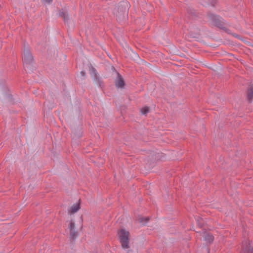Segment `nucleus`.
Here are the masks:
<instances>
[{"label":"nucleus","instance_id":"nucleus-1","mask_svg":"<svg viewBox=\"0 0 253 253\" xmlns=\"http://www.w3.org/2000/svg\"><path fill=\"white\" fill-rule=\"evenodd\" d=\"M118 236L122 247L124 249H128L129 248V233L125 229H122L118 231Z\"/></svg>","mask_w":253,"mask_h":253},{"label":"nucleus","instance_id":"nucleus-2","mask_svg":"<svg viewBox=\"0 0 253 253\" xmlns=\"http://www.w3.org/2000/svg\"><path fill=\"white\" fill-rule=\"evenodd\" d=\"M22 58L25 65L30 64L32 62L33 57L29 48L24 49Z\"/></svg>","mask_w":253,"mask_h":253},{"label":"nucleus","instance_id":"nucleus-3","mask_svg":"<svg viewBox=\"0 0 253 253\" xmlns=\"http://www.w3.org/2000/svg\"><path fill=\"white\" fill-rule=\"evenodd\" d=\"M68 227L70 229V236L75 238L77 236V232L75 230V223L74 221L71 220L69 221Z\"/></svg>","mask_w":253,"mask_h":253},{"label":"nucleus","instance_id":"nucleus-4","mask_svg":"<svg viewBox=\"0 0 253 253\" xmlns=\"http://www.w3.org/2000/svg\"><path fill=\"white\" fill-rule=\"evenodd\" d=\"M115 84L117 87L122 88L124 86L125 83L123 79L119 74L115 81Z\"/></svg>","mask_w":253,"mask_h":253},{"label":"nucleus","instance_id":"nucleus-5","mask_svg":"<svg viewBox=\"0 0 253 253\" xmlns=\"http://www.w3.org/2000/svg\"><path fill=\"white\" fill-rule=\"evenodd\" d=\"M80 209V204L76 203L73 205L70 209L68 210V213L70 215L75 213Z\"/></svg>","mask_w":253,"mask_h":253},{"label":"nucleus","instance_id":"nucleus-6","mask_svg":"<svg viewBox=\"0 0 253 253\" xmlns=\"http://www.w3.org/2000/svg\"><path fill=\"white\" fill-rule=\"evenodd\" d=\"M205 240L209 242H211L213 240V237L210 233L205 234L203 236Z\"/></svg>","mask_w":253,"mask_h":253},{"label":"nucleus","instance_id":"nucleus-7","mask_svg":"<svg viewBox=\"0 0 253 253\" xmlns=\"http://www.w3.org/2000/svg\"><path fill=\"white\" fill-rule=\"evenodd\" d=\"M248 99L249 101H251L253 98V88H250L247 93Z\"/></svg>","mask_w":253,"mask_h":253},{"label":"nucleus","instance_id":"nucleus-8","mask_svg":"<svg viewBox=\"0 0 253 253\" xmlns=\"http://www.w3.org/2000/svg\"><path fill=\"white\" fill-rule=\"evenodd\" d=\"M150 109L148 107H144L141 109L140 111L141 113L143 115H146L149 112Z\"/></svg>","mask_w":253,"mask_h":253},{"label":"nucleus","instance_id":"nucleus-9","mask_svg":"<svg viewBox=\"0 0 253 253\" xmlns=\"http://www.w3.org/2000/svg\"><path fill=\"white\" fill-rule=\"evenodd\" d=\"M243 253H253V248L251 246H250L248 248L244 249Z\"/></svg>","mask_w":253,"mask_h":253},{"label":"nucleus","instance_id":"nucleus-10","mask_svg":"<svg viewBox=\"0 0 253 253\" xmlns=\"http://www.w3.org/2000/svg\"><path fill=\"white\" fill-rule=\"evenodd\" d=\"M148 220V218H141L140 219V222L142 224H144Z\"/></svg>","mask_w":253,"mask_h":253},{"label":"nucleus","instance_id":"nucleus-11","mask_svg":"<svg viewBox=\"0 0 253 253\" xmlns=\"http://www.w3.org/2000/svg\"><path fill=\"white\" fill-rule=\"evenodd\" d=\"M67 17V15H66L65 13H63V19H64V20L65 21L66 20V19Z\"/></svg>","mask_w":253,"mask_h":253},{"label":"nucleus","instance_id":"nucleus-12","mask_svg":"<svg viewBox=\"0 0 253 253\" xmlns=\"http://www.w3.org/2000/svg\"><path fill=\"white\" fill-rule=\"evenodd\" d=\"M44 1L47 3H50L52 1V0H44Z\"/></svg>","mask_w":253,"mask_h":253},{"label":"nucleus","instance_id":"nucleus-13","mask_svg":"<svg viewBox=\"0 0 253 253\" xmlns=\"http://www.w3.org/2000/svg\"><path fill=\"white\" fill-rule=\"evenodd\" d=\"M81 74H82V75L83 76H84V74H85V73H84V71H82V72H81Z\"/></svg>","mask_w":253,"mask_h":253},{"label":"nucleus","instance_id":"nucleus-14","mask_svg":"<svg viewBox=\"0 0 253 253\" xmlns=\"http://www.w3.org/2000/svg\"><path fill=\"white\" fill-rule=\"evenodd\" d=\"M134 54L136 56H137V54L136 53H134Z\"/></svg>","mask_w":253,"mask_h":253}]
</instances>
